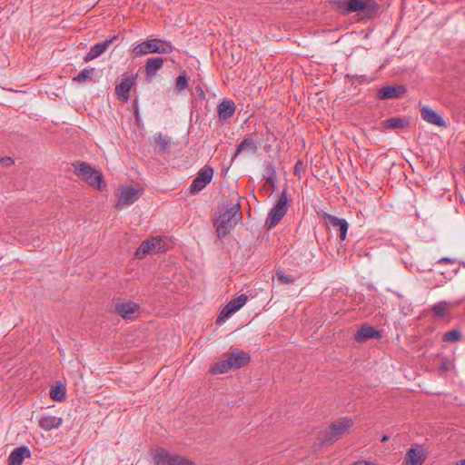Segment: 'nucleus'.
Returning <instances> with one entry per match:
<instances>
[{"label":"nucleus","mask_w":465,"mask_h":465,"mask_svg":"<svg viewBox=\"0 0 465 465\" xmlns=\"http://www.w3.org/2000/svg\"><path fill=\"white\" fill-rule=\"evenodd\" d=\"M164 64V59L160 56L150 57L147 59L144 71L147 81H152V79L156 75L157 72L163 68Z\"/></svg>","instance_id":"16"},{"label":"nucleus","mask_w":465,"mask_h":465,"mask_svg":"<svg viewBox=\"0 0 465 465\" xmlns=\"http://www.w3.org/2000/svg\"><path fill=\"white\" fill-rule=\"evenodd\" d=\"M255 134H248L244 135L243 140L241 142V143L238 145L236 149V153L233 156L235 158L239 153L244 151H248L251 153H255L258 150L257 143L255 142Z\"/></svg>","instance_id":"20"},{"label":"nucleus","mask_w":465,"mask_h":465,"mask_svg":"<svg viewBox=\"0 0 465 465\" xmlns=\"http://www.w3.org/2000/svg\"><path fill=\"white\" fill-rule=\"evenodd\" d=\"M461 338V333L458 330H451L445 332L442 336V341L446 342H456Z\"/></svg>","instance_id":"33"},{"label":"nucleus","mask_w":465,"mask_h":465,"mask_svg":"<svg viewBox=\"0 0 465 465\" xmlns=\"http://www.w3.org/2000/svg\"><path fill=\"white\" fill-rule=\"evenodd\" d=\"M140 197V191L133 186L123 187L118 194V202L116 207L123 209L135 203Z\"/></svg>","instance_id":"11"},{"label":"nucleus","mask_w":465,"mask_h":465,"mask_svg":"<svg viewBox=\"0 0 465 465\" xmlns=\"http://www.w3.org/2000/svg\"><path fill=\"white\" fill-rule=\"evenodd\" d=\"M263 164H264L263 178L265 180L266 179L272 180V178H277L276 169H275L273 163L265 161Z\"/></svg>","instance_id":"31"},{"label":"nucleus","mask_w":465,"mask_h":465,"mask_svg":"<svg viewBox=\"0 0 465 465\" xmlns=\"http://www.w3.org/2000/svg\"><path fill=\"white\" fill-rule=\"evenodd\" d=\"M449 307H450V303L445 301H442V302H440L434 304L431 307V311L435 317L443 318L446 316Z\"/></svg>","instance_id":"27"},{"label":"nucleus","mask_w":465,"mask_h":465,"mask_svg":"<svg viewBox=\"0 0 465 465\" xmlns=\"http://www.w3.org/2000/svg\"><path fill=\"white\" fill-rule=\"evenodd\" d=\"M134 114H135L136 121H139L140 114H139V107H138L137 100L134 101Z\"/></svg>","instance_id":"39"},{"label":"nucleus","mask_w":465,"mask_h":465,"mask_svg":"<svg viewBox=\"0 0 465 465\" xmlns=\"http://www.w3.org/2000/svg\"><path fill=\"white\" fill-rule=\"evenodd\" d=\"M384 128L403 129L409 125V121L400 117H391L382 122Z\"/></svg>","instance_id":"25"},{"label":"nucleus","mask_w":465,"mask_h":465,"mask_svg":"<svg viewBox=\"0 0 465 465\" xmlns=\"http://www.w3.org/2000/svg\"><path fill=\"white\" fill-rule=\"evenodd\" d=\"M164 251V246L161 238H151L143 241L135 252L137 258H143L145 254L154 252H162Z\"/></svg>","instance_id":"10"},{"label":"nucleus","mask_w":465,"mask_h":465,"mask_svg":"<svg viewBox=\"0 0 465 465\" xmlns=\"http://www.w3.org/2000/svg\"><path fill=\"white\" fill-rule=\"evenodd\" d=\"M197 92H198V94H200V96L204 98V93H203V89L201 87L197 88Z\"/></svg>","instance_id":"44"},{"label":"nucleus","mask_w":465,"mask_h":465,"mask_svg":"<svg viewBox=\"0 0 465 465\" xmlns=\"http://www.w3.org/2000/svg\"><path fill=\"white\" fill-rule=\"evenodd\" d=\"M276 278L282 284H291L296 281V277L291 274H286L283 271H276Z\"/></svg>","instance_id":"32"},{"label":"nucleus","mask_w":465,"mask_h":465,"mask_svg":"<svg viewBox=\"0 0 465 465\" xmlns=\"http://www.w3.org/2000/svg\"><path fill=\"white\" fill-rule=\"evenodd\" d=\"M14 163L15 162L11 157L5 156V157L0 158V164L3 167H9V166L13 165Z\"/></svg>","instance_id":"38"},{"label":"nucleus","mask_w":465,"mask_h":465,"mask_svg":"<svg viewBox=\"0 0 465 465\" xmlns=\"http://www.w3.org/2000/svg\"><path fill=\"white\" fill-rule=\"evenodd\" d=\"M353 421L349 417H341L331 422L328 430L321 434L322 444L331 445L341 438L352 426Z\"/></svg>","instance_id":"3"},{"label":"nucleus","mask_w":465,"mask_h":465,"mask_svg":"<svg viewBox=\"0 0 465 465\" xmlns=\"http://www.w3.org/2000/svg\"><path fill=\"white\" fill-rule=\"evenodd\" d=\"M242 217L240 203L223 209L214 223L218 237L223 238L229 234Z\"/></svg>","instance_id":"1"},{"label":"nucleus","mask_w":465,"mask_h":465,"mask_svg":"<svg viewBox=\"0 0 465 465\" xmlns=\"http://www.w3.org/2000/svg\"><path fill=\"white\" fill-rule=\"evenodd\" d=\"M389 439H390V436H388V435H383V436H382V438L381 439V442H385V441H387Z\"/></svg>","instance_id":"45"},{"label":"nucleus","mask_w":465,"mask_h":465,"mask_svg":"<svg viewBox=\"0 0 465 465\" xmlns=\"http://www.w3.org/2000/svg\"><path fill=\"white\" fill-rule=\"evenodd\" d=\"M288 211V198L287 192L283 190L275 203V205L270 210L267 218L266 225L269 229L275 227L280 221L283 218Z\"/></svg>","instance_id":"6"},{"label":"nucleus","mask_w":465,"mask_h":465,"mask_svg":"<svg viewBox=\"0 0 465 465\" xmlns=\"http://www.w3.org/2000/svg\"><path fill=\"white\" fill-rule=\"evenodd\" d=\"M234 312H236L235 309L231 305V303H227L223 310L221 311L219 316L217 317L216 323L222 324L228 318H230Z\"/></svg>","instance_id":"28"},{"label":"nucleus","mask_w":465,"mask_h":465,"mask_svg":"<svg viewBox=\"0 0 465 465\" xmlns=\"http://www.w3.org/2000/svg\"><path fill=\"white\" fill-rule=\"evenodd\" d=\"M155 141L157 143L161 144L163 146V149L164 150L171 143V138L167 135H163L161 134L155 138Z\"/></svg>","instance_id":"36"},{"label":"nucleus","mask_w":465,"mask_h":465,"mask_svg":"<svg viewBox=\"0 0 465 465\" xmlns=\"http://www.w3.org/2000/svg\"><path fill=\"white\" fill-rule=\"evenodd\" d=\"M139 306L132 302H117L114 311L124 319H134L138 313Z\"/></svg>","instance_id":"15"},{"label":"nucleus","mask_w":465,"mask_h":465,"mask_svg":"<svg viewBox=\"0 0 465 465\" xmlns=\"http://www.w3.org/2000/svg\"><path fill=\"white\" fill-rule=\"evenodd\" d=\"M381 337V332L368 324L361 325L355 334V339L358 341H365L369 339H380Z\"/></svg>","instance_id":"17"},{"label":"nucleus","mask_w":465,"mask_h":465,"mask_svg":"<svg viewBox=\"0 0 465 465\" xmlns=\"http://www.w3.org/2000/svg\"><path fill=\"white\" fill-rule=\"evenodd\" d=\"M420 116L425 122L429 124L440 127L446 126V122L444 121V119L437 112H435L434 110L428 106L422 107V109L420 110Z\"/></svg>","instance_id":"18"},{"label":"nucleus","mask_w":465,"mask_h":465,"mask_svg":"<svg viewBox=\"0 0 465 465\" xmlns=\"http://www.w3.org/2000/svg\"><path fill=\"white\" fill-rule=\"evenodd\" d=\"M406 88L403 85H387L380 88L377 98L380 100L399 99L403 97Z\"/></svg>","instance_id":"12"},{"label":"nucleus","mask_w":465,"mask_h":465,"mask_svg":"<svg viewBox=\"0 0 465 465\" xmlns=\"http://www.w3.org/2000/svg\"><path fill=\"white\" fill-rule=\"evenodd\" d=\"M50 397L54 401H64L66 398V389L61 382H56L50 390Z\"/></svg>","instance_id":"26"},{"label":"nucleus","mask_w":465,"mask_h":465,"mask_svg":"<svg viewBox=\"0 0 465 465\" xmlns=\"http://www.w3.org/2000/svg\"><path fill=\"white\" fill-rule=\"evenodd\" d=\"M457 465H465V460H461L459 462H457Z\"/></svg>","instance_id":"46"},{"label":"nucleus","mask_w":465,"mask_h":465,"mask_svg":"<svg viewBox=\"0 0 465 465\" xmlns=\"http://www.w3.org/2000/svg\"><path fill=\"white\" fill-rule=\"evenodd\" d=\"M31 456V451L26 446H21L14 449L9 457V465H22L24 460Z\"/></svg>","instance_id":"19"},{"label":"nucleus","mask_w":465,"mask_h":465,"mask_svg":"<svg viewBox=\"0 0 465 465\" xmlns=\"http://www.w3.org/2000/svg\"><path fill=\"white\" fill-rule=\"evenodd\" d=\"M236 105L234 102L224 99L218 105V114L221 120H227L231 118L235 113Z\"/></svg>","instance_id":"22"},{"label":"nucleus","mask_w":465,"mask_h":465,"mask_svg":"<svg viewBox=\"0 0 465 465\" xmlns=\"http://www.w3.org/2000/svg\"><path fill=\"white\" fill-rule=\"evenodd\" d=\"M118 38L119 36L114 35L109 39L95 44L94 46L91 47L90 51L84 56V62H90L103 54L109 48V46Z\"/></svg>","instance_id":"13"},{"label":"nucleus","mask_w":465,"mask_h":465,"mask_svg":"<svg viewBox=\"0 0 465 465\" xmlns=\"http://www.w3.org/2000/svg\"><path fill=\"white\" fill-rule=\"evenodd\" d=\"M248 296L246 294H241L240 296L231 300L228 303L235 309V311H239L247 302Z\"/></svg>","instance_id":"34"},{"label":"nucleus","mask_w":465,"mask_h":465,"mask_svg":"<svg viewBox=\"0 0 465 465\" xmlns=\"http://www.w3.org/2000/svg\"><path fill=\"white\" fill-rule=\"evenodd\" d=\"M94 71V68H84L74 78V81L84 83L86 80L92 79Z\"/></svg>","instance_id":"30"},{"label":"nucleus","mask_w":465,"mask_h":465,"mask_svg":"<svg viewBox=\"0 0 465 465\" xmlns=\"http://www.w3.org/2000/svg\"><path fill=\"white\" fill-rule=\"evenodd\" d=\"M266 183L272 189V191L276 188V178L266 179Z\"/></svg>","instance_id":"40"},{"label":"nucleus","mask_w":465,"mask_h":465,"mask_svg":"<svg viewBox=\"0 0 465 465\" xmlns=\"http://www.w3.org/2000/svg\"><path fill=\"white\" fill-rule=\"evenodd\" d=\"M405 460L407 465H422L425 460V455L422 450L411 448L406 453Z\"/></svg>","instance_id":"24"},{"label":"nucleus","mask_w":465,"mask_h":465,"mask_svg":"<svg viewBox=\"0 0 465 465\" xmlns=\"http://www.w3.org/2000/svg\"><path fill=\"white\" fill-rule=\"evenodd\" d=\"M353 465H374V464L369 460H358V461L354 462Z\"/></svg>","instance_id":"41"},{"label":"nucleus","mask_w":465,"mask_h":465,"mask_svg":"<svg viewBox=\"0 0 465 465\" xmlns=\"http://www.w3.org/2000/svg\"><path fill=\"white\" fill-rule=\"evenodd\" d=\"M322 218L325 223L333 231L338 233L341 241H344L347 237V232L349 229L348 222L343 218L336 217L332 214L323 213Z\"/></svg>","instance_id":"9"},{"label":"nucleus","mask_w":465,"mask_h":465,"mask_svg":"<svg viewBox=\"0 0 465 465\" xmlns=\"http://www.w3.org/2000/svg\"><path fill=\"white\" fill-rule=\"evenodd\" d=\"M441 369L444 370V371H447L448 370V367L445 363L442 364L441 366Z\"/></svg>","instance_id":"47"},{"label":"nucleus","mask_w":465,"mask_h":465,"mask_svg":"<svg viewBox=\"0 0 465 465\" xmlns=\"http://www.w3.org/2000/svg\"><path fill=\"white\" fill-rule=\"evenodd\" d=\"M303 162L302 160H298L294 165L293 173L296 176H301L302 171H303Z\"/></svg>","instance_id":"37"},{"label":"nucleus","mask_w":465,"mask_h":465,"mask_svg":"<svg viewBox=\"0 0 465 465\" xmlns=\"http://www.w3.org/2000/svg\"><path fill=\"white\" fill-rule=\"evenodd\" d=\"M234 312H236L235 309L231 305V303H227L223 310L221 311L219 316L217 317L216 323L222 324L228 318H230Z\"/></svg>","instance_id":"29"},{"label":"nucleus","mask_w":465,"mask_h":465,"mask_svg":"<svg viewBox=\"0 0 465 465\" xmlns=\"http://www.w3.org/2000/svg\"><path fill=\"white\" fill-rule=\"evenodd\" d=\"M197 92H198V94H200V96L204 98V93H203V89L201 87L197 88Z\"/></svg>","instance_id":"43"},{"label":"nucleus","mask_w":465,"mask_h":465,"mask_svg":"<svg viewBox=\"0 0 465 465\" xmlns=\"http://www.w3.org/2000/svg\"><path fill=\"white\" fill-rule=\"evenodd\" d=\"M153 459L156 465H192V462L186 458L171 454L162 448L153 451Z\"/></svg>","instance_id":"7"},{"label":"nucleus","mask_w":465,"mask_h":465,"mask_svg":"<svg viewBox=\"0 0 465 465\" xmlns=\"http://www.w3.org/2000/svg\"><path fill=\"white\" fill-rule=\"evenodd\" d=\"M454 261L449 257H443L441 259H440L438 261L439 263H443V262H448V263H450V262H453Z\"/></svg>","instance_id":"42"},{"label":"nucleus","mask_w":465,"mask_h":465,"mask_svg":"<svg viewBox=\"0 0 465 465\" xmlns=\"http://www.w3.org/2000/svg\"><path fill=\"white\" fill-rule=\"evenodd\" d=\"M63 423V419L56 416H44L39 420V427L45 431L58 429Z\"/></svg>","instance_id":"23"},{"label":"nucleus","mask_w":465,"mask_h":465,"mask_svg":"<svg viewBox=\"0 0 465 465\" xmlns=\"http://www.w3.org/2000/svg\"><path fill=\"white\" fill-rule=\"evenodd\" d=\"M213 176V169L211 166L206 165L202 168L190 185V193L194 194L202 191L208 183H211Z\"/></svg>","instance_id":"8"},{"label":"nucleus","mask_w":465,"mask_h":465,"mask_svg":"<svg viewBox=\"0 0 465 465\" xmlns=\"http://www.w3.org/2000/svg\"><path fill=\"white\" fill-rule=\"evenodd\" d=\"M250 355L245 351H239L237 353H232L226 360L220 361L211 367L213 374H223L228 372L231 369H239L244 366L250 361Z\"/></svg>","instance_id":"4"},{"label":"nucleus","mask_w":465,"mask_h":465,"mask_svg":"<svg viewBox=\"0 0 465 465\" xmlns=\"http://www.w3.org/2000/svg\"><path fill=\"white\" fill-rule=\"evenodd\" d=\"M173 50L170 42L153 38L134 45L130 52L133 57H141L148 54H170Z\"/></svg>","instance_id":"2"},{"label":"nucleus","mask_w":465,"mask_h":465,"mask_svg":"<svg viewBox=\"0 0 465 465\" xmlns=\"http://www.w3.org/2000/svg\"><path fill=\"white\" fill-rule=\"evenodd\" d=\"M366 8V0H339L337 3V9L341 14L363 11Z\"/></svg>","instance_id":"14"},{"label":"nucleus","mask_w":465,"mask_h":465,"mask_svg":"<svg viewBox=\"0 0 465 465\" xmlns=\"http://www.w3.org/2000/svg\"><path fill=\"white\" fill-rule=\"evenodd\" d=\"M188 87V79L185 74H180L175 81V90L176 92H181L185 90Z\"/></svg>","instance_id":"35"},{"label":"nucleus","mask_w":465,"mask_h":465,"mask_svg":"<svg viewBox=\"0 0 465 465\" xmlns=\"http://www.w3.org/2000/svg\"><path fill=\"white\" fill-rule=\"evenodd\" d=\"M74 165L75 174L85 181L89 185L99 189L100 191L105 187L103 180V174L94 169L88 163L78 162Z\"/></svg>","instance_id":"5"},{"label":"nucleus","mask_w":465,"mask_h":465,"mask_svg":"<svg viewBox=\"0 0 465 465\" xmlns=\"http://www.w3.org/2000/svg\"><path fill=\"white\" fill-rule=\"evenodd\" d=\"M134 81L135 77H127L116 85L115 93L124 102H127L129 100V93L134 84Z\"/></svg>","instance_id":"21"}]
</instances>
